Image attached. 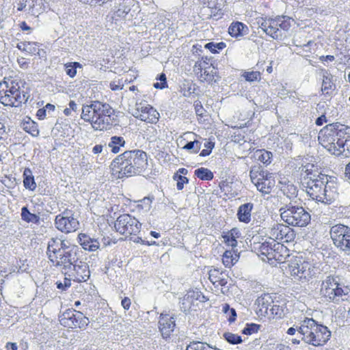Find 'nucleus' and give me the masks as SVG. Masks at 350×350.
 <instances>
[{
	"instance_id": "nucleus-1",
	"label": "nucleus",
	"mask_w": 350,
	"mask_h": 350,
	"mask_svg": "<svg viewBox=\"0 0 350 350\" xmlns=\"http://www.w3.org/2000/svg\"><path fill=\"white\" fill-rule=\"evenodd\" d=\"M113 169L117 168L118 178L129 177L143 173L148 165L147 154L141 150L125 151L112 162Z\"/></svg>"
},
{
	"instance_id": "nucleus-2",
	"label": "nucleus",
	"mask_w": 350,
	"mask_h": 350,
	"mask_svg": "<svg viewBox=\"0 0 350 350\" xmlns=\"http://www.w3.org/2000/svg\"><path fill=\"white\" fill-rule=\"evenodd\" d=\"M298 332L302 336L304 342L314 347H321L326 345L332 336L331 331L327 326L308 317L301 321Z\"/></svg>"
},
{
	"instance_id": "nucleus-3",
	"label": "nucleus",
	"mask_w": 350,
	"mask_h": 350,
	"mask_svg": "<svg viewBox=\"0 0 350 350\" xmlns=\"http://www.w3.org/2000/svg\"><path fill=\"white\" fill-rule=\"evenodd\" d=\"M279 211L282 219L289 226L305 227L310 222V213L301 206L289 203Z\"/></svg>"
},
{
	"instance_id": "nucleus-4",
	"label": "nucleus",
	"mask_w": 350,
	"mask_h": 350,
	"mask_svg": "<svg viewBox=\"0 0 350 350\" xmlns=\"http://www.w3.org/2000/svg\"><path fill=\"white\" fill-rule=\"evenodd\" d=\"M3 83L5 92H3V96L0 99V102L3 105L18 107L27 101L29 95L26 92H21L20 85L16 79H11L9 81H3Z\"/></svg>"
},
{
	"instance_id": "nucleus-5",
	"label": "nucleus",
	"mask_w": 350,
	"mask_h": 350,
	"mask_svg": "<svg viewBox=\"0 0 350 350\" xmlns=\"http://www.w3.org/2000/svg\"><path fill=\"white\" fill-rule=\"evenodd\" d=\"M291 27L290 18L286 16H278L275 18L263 20L259 28L267 35L275 40L282 39V30L288 31Z\"/></svg>"
},
{
	"instance_id": "nucleus-6",
	"label": "nucleus",
	"mask_w": 350,
	"mask_h": 350,
	"mask_svg": "<svg viewBox=\"0 0 350 350\" xmlns=\"http://www.w3.org/2000/svg\"><path fill=\"white\" fill-rule=\"evenodd\" d=\"M96 111L95 119L92 122V127L95 130H108L111 126L116 124L115 111L109 104L98 101Z\"/></svg>"
},
{
	"instance_id": "nucleus-7",
	"label": "nucleus",
	"mask_w": 350,
	"mask_h": 350,
	"mask_svg": "<svg viewBox=\"0 0 350 350\" xmlns=\"http://www.w3.org/2000/svg\"><path fill=\"white\" fill-rule=\"evenodd\" d=\"M329 233L334 244L350 256V228L337 224L331 228Z\"/></svg>"
},
{
	"instance_id": "nucleus-8",
	"label": "nucleus",
	"mask_w": 350,
	"mask_h": 350,
	"mask_svg": "<svg viewBox=\"0 0 350 350\" xmlns=\"http://www.w3.org/2000/svg\"><path fill=\"white\" fill-rule=\"evenodd\" d=\"M60 323L65 327L70 329H83L89 323L88 318L79 310L67 309L60 317Z\"/></svg>"
},
{
	"instance_id": "nucleus-9",
	"label": "nucleus",
	"mask_w": 350,
	"mask_h": 350,
	"mask_svg": "<svg viewBox=\"0 0 350 350\" xmlns=\"http://www.w3.org/2000/svg\"><path fill=\"white\" fill-rule=\"evenodd\" d=\"M133 116L142 121L156 124L160 117L159 113L146 101H137Z\"/></svg>"
},
{
	"instance_id": "nucleus-10",
	"label": "nucleus",
	"mask_w": 350,
	"mask_h": 350,
	"mask_svg": "<svg viewBox=\"0 0 350 350\" xmlns=\"http://www.w3.org/2000/svg\"><path fill=\"white\" fill-rule=\"evenodd\" d=\"M142 224L135 217L129 214L120 215L115 224L116 230L120 234L135 235L139 232Z\"/></svg>"
},
{
	"instance_id": "nucleus-11",
	"label": "nucleus",
	"mask_w": 350,
	"mask_h": 350,
	"mask_svg": "<svg viewBox=\"0 0 350 350\" xmlns=\"http://www.w3.org/2000/svg\"><path fill=\"white\" fill-rule=\"evenodd\" d=\"M79 221L70 211H66L55 217V228L64 233L75 232L79 228Z\"/></svg>"
},
{
	"instance_id": "nucleus-12",
	"label": "nucleus",
	"mask_w": 350,
	"mask_h": 350,
	"mask_svg": "<svg viewBox=\"0 0 350 350\" xmlns=\"http://www.w3.org/2000/svg\"><path fill=\"white\" fill-rule=\"evenodd\" d=\"M320 293L327 300L332 301L336 297H341L344 290L334 277L329 275L321 284Z\"/></svg>"
},
{
	"instance_id": "nucleus-13",
	"label": "nucleus",
	"mask_w": 350,
	"mask_h": 350,
	"mask_svg": "<svg viewBox=\"0 0 350 350\" xmlns=\"http://www.w3.org/2000/svg\"><path fill=\"white\" fill-rule=\"evenodd\" d=\"M302 182L303 187L306 189V191L308 195L312 199L317 200V198L321 195V192L325 185L327 183L328 177L325 174H321L317 178L313 179H305Z\"/></svg>"
},
{
	"instance_id": "nucleus-14",
	"label": "nucleus",
	"mask_w": 350,
	"mask_h": 350,
	"mask_svg": "<svg viewBox=\"0 0 350 350\" xmlns=\"http://www.w3.org/2000/svg\"><path fill=\"white\" fill-rule=\"evenodd\" d=\"M269 238L278 242H291L295 238V231L283 224L274 225L269 231Z\"/></svg>"
},
{
	"instance_id": "nucleus-15",
	"label": "nucleus",
	"mask_w": 350,
	"mask_h": 350,
	"mask_svg": "<svg viewBox=\"0 0 350 350\" xmlns=\"http://www.w3.org/2000/svg\"><path fill=\"white\" fill-rule=\"evenodd\" d=\"M176 326L174 317L170 314L161 313L159 317L158 327L162 338H170L173 334Z\"/></svg>"
},
{
	"instance_id": "nucleus-16",
	"label": "nucleus",
	"mask_w": 350,
	"mask_h": 350,
	"mask_svg": "<svg viewBox=\"0 0 350 350\" xmlns=\"http://www.w3.org/2000/svg\"><path fill=\"white\" fill-rule=\"evenodd\" d=\"M339 193L337 187L334 183L327 182L325 184L321 195L317 198L316 201L324 204H331L334 202L338 198Z\"/></svg>"
},
{
	"instance_id": "nucleus-17",
	"label": "nucleus",
	"mask_w": 350,
	"mask_h": 350,
	"mask_svg": "<svg viewBox=\"0 0 350 350\" xmlns=\"http://www.w3.org/2000/svg\"><path fill=\"white\" fill-rule=\"evenodd\" d=\"M71 267L72 269L69 276L75 282H85L88 279L89 275H90V271L88 269L87 264H70L69 266L70 269Z\"/></svg>"
},
{
	"instance_id": "nucleus-18",
	"label": "nucleus",
	"mask_w": 350,
	"mask_h": 350,
	"mask_svg": "<svg viewBox=\"0 0 350 350\" xmlns=\"http://www.w3.org/2000/svg\"><path fill=\"white\" fill-rule=\"evenodd\" d=\"M289 270L291 275L295 280H308L311 278L312 274L310 267L308 265L304 264H291L289 265Z\"/></svg>"
},
{
	"instance_id": "nucleus-19",
	"label": "nucleus",
	"mask_w": 350,
	"mask_h": 350,
	"mask_svg": "<svg viewBox=\"0 0 350 350\" xmlns=\"http://www.w3.org/2000/svg\"><path fill=\"white\" fill-rule=\"evenodd\" d=\"M134 0H116L113 6V17L126 18L134 7Z\"/></svg>"
},
{
	"instance_id": "nucleus-20",
	"label": "nucleus",
	"mask_w": 350,
	"mask_h": 350,
	"mask_svg": "<svg viewBox=\"0 0 350 350\" xmlns=\"http://www.w3.org/2000/svg\"><path fill=\"white\" fill-rule=\"evenodd\" d=\"M63 244V242L61 240H57L55 239H51L48 245V254L49 257L51 262H54V259L52 258L51 252L53 253V254H58L59 256H62L61 259L64 258V260H62L61 262L57 260L56 262H72L70 259H67L68 256L65 255L64 251L62 250L60 248H57L59 245H62Z\"/></svg>"
},
{
	"instance_id": "nucleus-21",
	"label": "nucleus",
	"mask_w": 350,
	"mask_h": 350,
	"mask_svg": "<svg viewBox=\"0 0 350 350\" xmlns=\"http://www.w3.org/2000/svg\"><path fill=\"white\" fill-rule=\"evenodd\" d=\"M78 239L79 244L85 250L94 252L100 247L98 239L92 238L87 234L80 233L78 235Z\"/></svg>"
},
{
	"instance_id": "nucleus-22",
	"label": "nucleus",
	"mask_w": 350,
	"mask_h": 350,
	"mask_svg": "<svg viewBox=\"0 0 350 350\" xmlns=\"http://www.w3.org/2000/svg\"><path fill=\"white\" fill-rule=\"evenodd\" d=\"M98 103V101H92L90 105H83L82 107L81 118L84 121L90 122L92 125L95 119Z\"/></svg>"
},
{
	"instance_id": "nucleus-23",
	"label": "nucleus",
	"mask_w": 350,
	"mask_h": 350,
	"mask_svg": "<svg viewBox=\"0 0 350 350\" xmlns=\"http://www.w3.org/2000/svg\"><path fill=\"white\" fill-rule=\"evenodd\" d=\"M254 208V204L252 202H247L241 204L237 211V218L239 221L248 224L251 221L252 211Z\"/></svg>"
},
{
	"instance_id": "nucleus-24",
	"label": "nucleus",
	"mask_w": 350,
	"mask_h": 350,
	"mask_svg": "<svg viewBox=\"0 0 350 350\" xmlns=\"http://www.w3.org/2000/svg\"><path fill=\"white\" fill-rule=\"evenodd\" d=\"M273 299L268 294H265L260 296L256 300V304L258 306L257 314L260 316H265L269 310L271 304H273Z\"/></svg>"
},
{
	"instance_id": "nucleus-25",
	"label": "nucleus",
	"mask_w": 350,
	"mask_h": 350,
	"mask_svg": "<svg viewBox=\"0 0 350 350\" xmlns=\"http://www.w3.org/2000/svg\"><path fill=\"white\" fill-rule=\"evenodd\" d=\"M299 170L301 176V183L306 181L305 179L306 178L307 180L313 179L323 174L322 173L319 172L317 169H314V166L310 163L301 165L299 167Z\"/></svg>"
},
{
	"instance_id": "nucleus-26",
	"label": "nucleus",
	"mask_w": 350,
	"mask_h": 350,
	"mask_svg": "<svg viewBox=\"0 0 350 350\" xmlns=\"http://www.w3.org/2000/svg\"><path fill=\"white\" fill-rule=\"evenodd\" d=\"M321 76L323 77L321 90L325 94H329V90H332L335 87L334 83V76L327 70L325 69L321 70Z\"/></svg>"
},
{
	"instance_id": "nucleus-27",
	"label": "nucleus",
	"mask_w": 350,
	"mask_h": 350,
	"mask_svg": "<svg viewBox=\"0 0 350 350\" xmlns=\"http://www.w3.org/2000/svg\"><path fill=\"white\" fill-rule=\"evenodd\" d=\"M228 32L231 36L238 38L247 34L248 27L241 22L232 23L228 28Z\"/></svg>"
},
{
	"instance_id": "nucleus-28",
	"label": "nucleus",
	"mask_w": 350,
	"mask_h": 350,
	"mask_svg": "<svg viewBox=\"0 0 350 350\" xmlns=\"http://www.w3.org/2000/svg\"><path fill=\"white\" fill-rule=\"evenodd\" d=\"M23 185L25 188L29 191H34L37 185L31 169L28 167L25 168L23 172Z\"/></svg>"
},
{
	"instance_id": "nucleus-29",
	"label": "nucleus",
	"mask_w": 350,
	"mask_h": 350,
	"mask_svg": "<svg viewBox=\"0 0 350 350\" xmlns=\"http://www.w3.org/2000/svg\"><path fill=\"white\" fill-rule=\"evenodd\" d=\"M319 139L321 140V144L327 150L332 152L334 154H336V152H338V148L335 144V139H334L331 136L327 137H319Z\"/></svg>"
},
{
	"instance_id": "nucleus-30",
	"label": "nucleus",
	"mask_w": 350,
	"mask_h": 350,
	"mask_svg": "<svg viewBox=\"0 0 350 350\" xmlns=\"http://www.w3.org/2000/svg\"><path fill=\"white\" fill-rule=\"evenodd\" d=\"M124 145L125 140L120 136L111 137L108 144L109 147L111 148V152L113 153L119 152L120 147H123Z\"/></svg>"
},
{
	"instance_id": "nucleus-31",
	"label": "nucleus",
	"mask_w": 350,
	"mask_h": 350,
	"mask_svg": "<svg viewBox=\"0 0 350 350\" xmlns=\"http://www.w3.org/2000/svg\"><path fill=\"white\" fill-rule=\"evenodd\" d=\"M283 193L289 199H293L297 197L298 193L297 187L290 181L285 183L282 188Z\"/></svg>"
},
{
	"instance_id": "nucleus-32",
	"label": "nucleus",
	"mask_w": 350,
	"mask_h": 350,
	"mask_svg": "<svg viewBox=\"0 0 350 350\" xmlns=\"http://www.w3.org/2000/svg\"><path fill=\"white\" fill-rule=\"evenodd\" d=\"M21 218L27 223L39 224L40 222V217L30 213L27 206H23L21 208Z\"/></svg>"
},
{
	"instance_id": "nucleus-33",
	"label": "nucleus",
	"mask_w": 350,
	"mask_h": 350,
	"mask_svg": "<svg viewBox=\"0 0 350 350\" xmlns=\"http://www.w3.org/2000/svg\"><path fill=\"white\" fill-rule=\"evenodd\" d=\"M256 159L265 165L271 163L273 154L265 150H258L255 152Z\"/></svg>"
},
{
	"instance_id": "nucleus-34",
	"label": "nucleus",
	"mask_w": 350,
	"mask_h": 350,
	"mask_svg": "<svg viewBox=\"0 0 350 350\" xmlns=\"http://www.w3.org/2000/svg\"><path fill=\"white\" fill-rule=\"evenodd\" d=\"M274 183V180H260L254 185L256 189L262 194H269L271 193Z\"/></svg>"
},
{
	"instance_id": "nucleus-35",
	"label": "nucleus",
	"mask_w": 350,
	"mask_h": 350,
	"mask_svg": "<svg viewBox=\"0 0 350 350\" xmlns=\"http://www.w3.org/2000/svg\"><path fill=\"white\" fill-rule=\"evenodd\" d=\"M194 174L200 180H211L213 178V173L205 167H200L195 170Z\"/></svg>"
},
{
	"instance_id": "nucleus-36",
	"label": "nucleus",
	"mask_w": 350,
	"mask_h": 350,
	"mask_svg": "<svg viewBox=\"0 0 350 350\" xmlns=\"http://www.w3.org/2000/svg\"><path fill=\"white\" fill-rule=\"evenodd\" d=\"M240 254L237 250H234V248L230 250H226L222 256L221 262H237L239 258Z\"/></svg>"
},
{
	"instance_id": "nucleus-37",
	"label": "nucleus",
	"mask_w": 350,
	"mask_h": 350,
	"mask_svg": "<svg viewBox=\"0 0 350 350\" xmlns=\"http://www.w3.org/2000/svg\"><path fill=\"white\" fill-rule=\"evenodd\" d=\"M219 273V271L214 269H211L210 271V274H208V278H210V280L213 285L217 286H225L226 284L228 283V280L224 278V279H217V275Z\"/></svg>"
},
{
	"instance_id": "nucleus-38",
	"label": "nucleus",
	"mask_w": 350,
	"mask_h": 350,
	"mask_svg": "<svg viewBox=\"0 0 350 350\" xmlns=\"http://www.w3.org/2000/svg\"><path fill=\"white\" fill-rule=\"evenodd\" d=\"M42 0H29V10L31 14L38 16L42 10Z\"/></svg>"
},
{
	"instance_id": "nucleus-39",
	"label": "nucleus",
	"mask_w": 350,
	"mask_h": 350,
	"mask_svg": "<svg viewBox=\"0 0 350 350\" xmlns=\"http://www.w3.org/2000/svg\"><path fill=\"white\" fill-rule=\"evenodd\" d=\"M186 350H216L213 349L207 344L200 341H193L187 345Z\"/></svg>"
},
{
	"instance_id": "nucleus-40",
	"label": "nucleus",
	"mask_w": 350,
	"mask_h": 350,
	"mask_svg": "<svg viewBox=\"0 0 350 350\" xmlns=\"http://www.w3.org/2000/svg\"><path fill=\"white\" fill-rule=\"evenodd\" d=\"M226 46V43L221 42H208L205 44L204 48L208 49L212 53H217L219 51L223 50Z\"/></svg>"
},
{
	"instance_id": "nucleus-41",
	"label": "nucleus",
	"mask_w": 350,
	"mask_h": 350,
	"mask_svg": "<svg viewBox=\"0 0 350 350\" xmlns=\"http://www.w3.org/2000/svg\"><path fill=\"white\" fill-rule=\"evenodd\" d=\"M224 338L226 341L232 345H239L242 342L241 336L233 334L232 332H227L224 334Z\"/></svg>"
},
{
	"instance_id": "nucleus-42",
	"label": "nucleus",
	"mask_w": 350,
	"mask_h": 350,
	"mask_svg": "<svg viewBox=\"0 0 350 350\" xmlns=\"http://www.w3.org/2000/svg\"><path fill=\"white\" fill-rule=\"evenodd\" d=\"M81 65L79 62H70L65 64V69L66 74L73 78L77 74V68H81Z\"/></svg>"
},
{
	"instance_id": "nucleus-43",
	"label": "nucleus",
	"mask_w": 350,
	"mask_h": 350,
	"mask_svg": "<svg viewBox=\"0 0 350 350\" xmlns=\"http://www.w3.org/2000/svg\"><path fill=\"white\" fill-rule=\"evenodd\" d=\"M260 329V324L256 323H247L245 327L242 329L241 334L244 335H252L256 334Z\"/></svg>"
},
{
	"instance_id": "nucleus-44",
	"label": "nucleus",
	"mask_w": 350,
	"mask_h": 350,
	"mask_svg": "<svg viewBox=\"0 0 350 350\" xmlns=\"http://www.w3.org/2000/svg\"><path fill=\"white\" fill-rule=\"evenodd\" d=\"M23 129L33 137L38 136L39 135L38 125L34 122H27L24 123Z\"/></svg>"
},
{
	"instance_id": "nucleus-45",
	"label": "nucleus",
	"mask_w": 350,
	"mask_h": 350,
	"mask_svg": "<svg viewBox=\"0 0 350 350\" xmlns=\"http://www.w3.org/2000/svg\"><path fill=\"white\" fill-rule=\"evenodd\" d=\"M202 143L198 140L187 142L183 148L192 153H198L201 148Z\"/></svg>"
},
{
	"instance_id": "nucleus-46",
	"label": "nucleus",
	"mask_w": 350,
	"mask_h": 350,
	"mask_svg": "<svg viewBox=\"0 0 350 350\" xmlns=\"http://www.w3.org/2000/svg\"><path fill=\"white\" fill-rule=\"evenodd\" d=\"M334 129L335 131H333V133H336V138L343 139L345 135H350V127H345L341 125L340 128H339V126H336ZM348 137H349V135H348Z\"/></svg>"
},
{
	"instance_id": "nucleus-47",
	"label": "nucleus",
	"mask_w": 350,
	"mask_h": 350,
	"mask_svg": "<svg viewBox=\"0 0 350 350\" xmlns=\"http://www.w3.org/2000/svg\"><path fill=\"white\" fill-rule=\"evenodd\" d=\"M39 49L36 42H25L24 52L28 54L35 55L38 53Z\"/></svg>"
},
{
	"instance_id": "nucleus-48",
	"label": "nucleus",
	"mask_w": 350,
	"mask_h": 350,
	"mask_svg": "<svg viewBox=\"0 0 350 350\" xmlns=\"http://www.w3.org/2000/svg\"><path fill=\"white\" fill-rule=\"evenodd\" d=\"M223 241L228 246H231L232 248H234L237 245V240L234 239L230 234H228V232H224L222 235Z\"/></svg>"
},
{
	"instance_id": "nucleus-49",
	"label": "nucleus",
	"mask_w": 350,
	"mask_h": 350,
	"mask_svg": "<svg viewBox=\"0 0 350 350\" xmlns=\"http://www.w3.org/2000/svg\"><path fill=\"white\" fill-rule=\"evenodd\" d=\"M173 178L177 181L176 187L178 190H182L184 187V184L188 183V178L180 174H176Z\"/></svg>"
},
{
	"instance_id": "nucleus-50",
	"label": "nucleus",
	"mask_w": 350,
	"mask_h": 350,
	"mask_svg": "<svg viewBox=\"0 0 350 350\" xmlns=\"http://www.w3.org/2000/svg\"><path fill=\"white\" fill-rule=\"evenodd\" d=\"M260 167H253L250 171V176L251 181L253 184H256L258 181H260V176H258Z\"/></svg>"
},
{
	"instance_id": "nucleus-51",
	"label": "nucleus",
	"mask_w": 350,
	"mask_h": 350,
	"mask_svg": "<svg viewBox=\"0 0 350 350\" xmlns=\"http://www.w3.org/2000/svg\"><path fill=\"white\" fill-rule=\"evenodd\" d=\"M243 76L246 81L252 82L258 80L260 77V72L258 71L247 72Z\"/></svg>"
},
{
	"instance_id": "nucleus-52",
	"label": "nucleus",
	"mask_w": 350,
	"mask_h": 350,
	"mask_svg": "<svg viewBox=\"0 0 350 350\" xmlns=\"http://www.w3.org/2000/svg\"><path fill=\"white\" fill-rule=\"evenodd\" d=\"M258 176H260V180H274L272 174L269 173L268 171L265 170L260 167V170L258 173Z\"/></svg>"
},
{
	"instance_id": "nucleus-53",
	"label": "nucleus",
	"mask_w": 350,
	"mask_h": 350,
	"mask_svg": "<svg viewBox=\"0 0 350 350\" xmlns=\"http://www.w3.org/2000/svg\"><path fill=\"white\" fill-rule=\"evenodd\" d=\"M335 144L338 148V152H336V155H340V154L345 151L346 139L344 141L342 139L336 138V142Z\"/></svg>"
},
{
	"instance_id": "nucleus-54",
	"label": "nucleus",
	"mask_w": 350,
	"mask_h": 350,
	"mask_svg": "<svg viewBox=\"0 0 350 350\" xmlns=\"http://www.w3.org/2000/svg\"><path fill=\"white\" fill-rule=\"evenodd\" d=\"M71 280H72L71 278L70 279L65 278L64 282H57L56 283L57 288H59V289H60L62 291L66 290L71 285V282H70Z\"/></svg>"
},
{
	"instance_id": "nucleus-55",
	"label": "nucleus",
	"mask_w": 350,
	"mask_h": 350,
	"mask_svg": "<svg viewBox=\"0 0 350 350\" xmlns=\"http://www.w3.org/2000/svg\"><path fill=\"white\" fill-rule=\"evenodd\" d=\"M194 107H195V111H196L197 116H202L204 109V107H203L201 102L199 100L195 101Z\"/></svg>"
},
{
	"instance_id": "nucleus-56",
	"label": "nucleus",
	"mask_w": 350,
	"mask_h": 350,
	"mask_svg": "<svg viewBox=\"0 0 350 350\" xmlns=\"http://www.w3.org/2000/svg\"><path fill=\"white\" fill-rule=\"evenodd\" d=\"M132 302L129 297H124L121 300V306L123 307L124 310L128 311L131 307Z\"/></svg>"
},
{
	"instance_id": "nucleus-57",
	"label": "nucleus",
	"mask_w": 350,
	"mask_h": 350,
	"mask_svg": "<svg viewBox=\"0 0 350 350\" xmlns=\"http://www.w3.org/2000/svg\"><path fill=\"white\" fill-rule=\"evenodd\" d=\"M10 273V272L8 269L0 267V287H1V285L4 283L5 278Z\"/></svg>"
},
{
	"instance_id": "nucleus-58",
	"label": "nucleus",
	"mask_w": 350,
	"mask_h": 350,
	"mask_svg": "<svg viewBox=\"0 0 350 350\" xmlns=\"http://www.w3.org/2000/svg\"><path fill=\"white\" fill-rule=\"evenodd\" d=\"M228 234L232 236L236 240L241 237L240 230L237 228H233L230 230H228Z\"/></svg>"
},
{
	"instance_id": "nucleus-59",
	"label": "nucleus",
	"mask_w": 350,
	"mask_h": 350,
	"mask_svg": "<svg viewBox=\"0 0 350 350\" xmlns=\"http://www.w3.org/2000/svg\"><path fill=\"white\" fill-rule=\"evenodd\" d=\"M29 0H22L18 3L17 10L18 11H22L27 5H28V3Z\"/></svg>"
},
{
	"instance_id": "nucleus-60",
	"label": "nucleus",
	"mask_w": 350,
	"mask_h": 350,
	"mask_svg": "<svg viewBox=\"0 0 350 350\" xmlns=\"http://www.w3.org/2000/svg\"><path fill=\"white\" fill-rule=\"evenodd\" d=\"M319 59L322 62H333L334 59H335V57L334 55H321L320 57H319Z\"/></svg>"
},
{
	"instance_id": "nucleus-61",
	"label": "nucleus",
	"mask_w": 350,
	"mask_h": 350,
	"mask_svg": "<svg viewBox=\"0 0 350 350\" xmlns=\"http://www.w3.org/2000/svg\"><path fill=\"white\" fill-rule=\"evenodd\" d=\"M46 116V109H40L37 111V116L40 120H43Z\"/></svg>"
},
{
	"instance_id": "nucleus-62",
	"label": "nucleus",
	"mask_w": 350,
	"mask_h": 350,
	"mask_svg": "<svg viewBox=\"0 0 350 350\" xmlns=\"http://www.w3.org/2000/svg\"><path fill=\"white\" fill-rule=\"evenodd\" d=\"M5 349L17 350V345L15 342H8L7 345H5Z\"/></svg>"
},
{
	"instance_id": "nucleus-63",
	"label": "nucleus",
	"mask_w": 350,
	"mask_h": 350,
	"mask_svg": "<svg viewBox=\"0 0 350 350\" xmlns=\"http://www.w3.org/2000/svg\"><path fill=\"white\" fill-rule=\"evenodd\" d=\"M325 122H326V117L324 115H322L316 120L315 123L318 126H321Z\"/></svg>"
},
{
	"instance_id": "nucleus-64",
	"label": "nucleus",
	"mask_w": 350,
	"mask_h": 350,
	"mask_svg": "<svg viewBox=\"0 0 350 350\" xmlns=\"http://www.w3.org/2000/svg\"><path fill=\"white\" fill-rule=\"evenodd\" d=\"M103 146L101 144H97L94 146L92 149V152L94 154H98L100 153L103 151Z\"/></svg>"
}]
</instances>
